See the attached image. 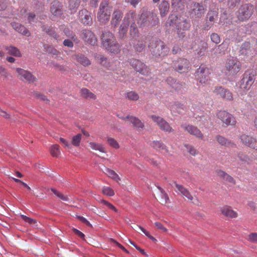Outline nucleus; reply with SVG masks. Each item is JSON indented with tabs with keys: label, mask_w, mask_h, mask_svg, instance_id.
<instances>
[{
	"label": "nucleus",
	"mask_w": 257,
	"mask_h": 257,
	"mask_svg": "<svg viewBox=\"0 0 257 257\" xmlns=\"http://www.w3.org/2000/svg\"><path fill=\"white\" fill-rule=\"evenodd\" d=\"M50 153L53 157H58L60 154L59 146L57 144L52 146L50 148Z\"/></svg>",
	"instance_id": "obj_45"
},
{
	"label": "nucleus",
	"mask_w": 257,
	"mask_h": 257,
	"mask_svg": "<svg viewBox=\"0 0 257 257\" xmlns=\"http://www.w3.org/2000/svg\"><path fill=\"white\" fill-rule=\"evenodd\" d=\"M173 67L174 69L179 73H185L189 69L190 63L186 59L179 58L173 62Z\"/></svg>",
	"instance_id": "obj_10"
},
{
	"label": "nucleus",
	"mask_w": 257,
	"mask_h": 257,
	"mask_svg": "<svg viewBox=\"0 0 257 257\" xmlns=\"http://www.w3.org/2000/svg\"><path fill=\"white\" fill-rule=\"evenodd\" d=\"M241 67V63L237 59L235 58L228 59L225 64V73L229 76H234L240 71Z\"/></svg>",
	"instance_id": "obj_6"
},
{
	"label": "nucleus",
	"mask_w": 257,
	"mask_h": 257,
	"mask_svg": "<svg viewBox=\"0 0 257 257\" xmlns=\"http://www.w3.org/2000/svg\"><path fill=\"white\" fill-rule=\"evenodd\" d=\"M16 72L17 73V77L25 82L33 83L36 79L31 72L25 69L17 68L16 69Z\"/></svg>",
	"instance_id": "obj_12"
},
{
	"label": "nucleus",
	"mask_w": 257,
	"mask_h": 257,
	"mask_svg": "<svg viewBox=\"0 0 257 257\" xmlns=\"http://www.w3.org/2000/svg\"><path fill=\"white\" fill-rule=\"evenodd\" d=\"M11 25L19 33L28 37L30 36V32L21 24L13 22L11 24Z\"/></svg>",
	"instance_id": "obj_30"
},
{
	"label": "nucleus",
	"mask_w": 257,
	"mask_h": 257,
	"mask_svg": "<svg viewBox=\"0 0 257 257\" xmlns=\"http://www.w3.org/2000/svg\"><path fill=\"white\" fill-rule=\"evenodd\" d=\"M248 240L252 242H257V233H251L248 236Z\"/></svg>",
	"instance_id": "obj_59"
},
{
	"label": "nucleus",
	"mask_w": 257,
	"mask_h": 257,
	"mask_svg": "<svg viewBox=\"0 0 257 257\" xmlns=\"http://www.w3.org/2000/svg\"><path fill=\"white\" fill-rule=\"evenodd\" d=\"M166 82L176 90L180 89L181 87V84L177 82L176 80L171 77H168L166 80Z\"/></svg>",
	"instance_id": "obj_38"
},
{
	"label": "nucleus",
	"mask_w": 257,
	"mask_h": 257,
	"mask_svg": "<svg viewBox=\"0 0 257 257\" xmlns=\"http://www.w3.org/2000/svg\"><path fill=\"white\" fill-rule=\"evenodd\" d=\"M168 21L170 25H175L177 34L180 38H183L186 36V32L190 28V22L184 18L178 19L176 16L171 15L169 17Z\"/></svg>",
	"instance_id": "obj_3"
},
{
	"label": "nucleus",
	"mask_w": 257,
	"mask_h": 257,
	"mask_svg": "<svg viewBox=\"0 0 257 257\" xmlns=\"http://www.w3.org/2000/svg\"><path fill=\"white\" fill-rule=\"evenodd\" d=\"M214 93L222 98L224 100H232L233 99L232 94L228 89L221 86L216 87L213 90Z\"/></svg>",
	"instance_id": "obj_18"
},
{
	"label": "nucleus",
	"mask_w": 257,
	"mask_h": 257,
	"mask_svg": "<svg viewBox=\"0 0 257 257\" xmlns=\"http://www.w3.org/2000/svg\"><path fill=\"white\" fill-rule=\"evenodd\" d=\"M171 185L173 186L174 185L176 187L177 190H176V192H179L182 196L186 197L190 201H192L193 199V197L190 193L189 191L185 188L183 186L181 185L178 184L176 182L173 181L172 183L171 184Z\"/></svg>",
	"instance_id": "obj_24"
},
{
	"label": "nucleus",
	"mask_w": 257,
	"mask_h": 257,
	"mask_svg": "<svg viewBox=\"0 0 257 257\" xmlns=\"http://www.w3.org/2000/svg\"><path fill=\"white\" fill-rule=\"evenodd\" d=\"M241 143L244 146L257 151V139L253 137L243 134L239 137Z\"/></svg>",
	"instance_id": "obj_14"
},
{
	"label": "nucleus",
	"mask_w": 257,
	"mask_h": 257,
	"mask_svg": "<svg viewBox=\"0 0 257 257\" xmlns=\"http://www.w3.org/2000/svg\"><path fill=\"white\" fill-rule=\"evenodd\" d=\"M181 127L191 135H192L199 139L203 140L204 139V135L196 126L191 124H182L181 125Z\"/></svg>",
	"instance_id": "obj_17"
},
{
	"label": "nucleus",
	"mask_w": 257,
	"mask_h": 257,
	"mask_svg": "<svg viewBox=\"0 0 257 257\" xmlns=\"http://www.w3.org/2000/svg\"><path fill=\"white\" fill-rule=\"evenodd\" d=\"M112 7L109 5L108 0H102L100 4L96 15V19L99 25H106L110 19Z\"/></svg>",
	"instance_id": "obj_2"
},
{
	"label": "nucleus",
	"mask_w": 257,
	"mask_h": 257,
	"mask_svg": "<svg viewBox=\"0 0 257 257\" xmlns=\"http://www.w3.org/2000/svg\"><path fill=\"white\" fill-rule=\"evenodd\" d=\"M196 73L197 80L201 84H206L210 79L209 70L205 66H200Z\"/></svg>",
	"instance_id": "obj_13"
},
{
	"label": "nucleus",
	"mask_w": 257,
	"mask_h": 257,
	"mask_svg": "<svg viewBox=\"0 0 257 257\" xmlns=\"http://www.w3.org/2000/svg\"><path fill=\"white\" fill-rule=\"evenodd\" d=\"M81 138L82 135L80 134H78L76 136L73 137L71 141L72 144L75 147L79 146L80 143Z\"/></svg>",
	"instance_id": "obj_49"
},
{
	"label": "nucleus",
	"mask_w": 257,
	"mask_h": 257,
	"mask_svg": "<svg viewBox=\"0 0 257 257\" xmlns=\"http://www.w3.org/2000/svg\"><path fill=\"white\" fill-rule=\"evenodd\" d=\"M50 8L52 14L54 16H59L62 14L61 6L58 1H54Z\"/></svg>",
	"instance_id": "obj_31"
},
{
	"label": "nucleus",
	"mask_w": 257,
	"mask_h": 257,
	"mask_svg": "<svg viewBox=\"0 0 257 257\" xmlns=\"http://www.w3.org/2000/svg\"><path fill=\"white\" fill-rule=\"evenodd\" d=\"M128 26L129 25L124 24L123 22L120 25L118 32V35L119 38L124 39L126 37L127 33L128 32Z\"/></svg>",
	"instance_id": "obj_35"
},
{
	"label": "nucleus",
	"mask_w": 257,
	"mask_h": 257,
	"mask_svg": "<svg viewBox=\"0 0 257 257\" xmlns=\"http://www.w3.org/2000/svg\"><path fill=\"white\" fill-rule=\"evenodd\" d=\"M134 49L136 52H142L145 48V44L143 42H139L136 44L134 46Z\"/></svg>",
	"instance_id": "obj_55"
},
{
	"label": "nucleus",
	"mask_w": 257,
	"mask_h": 257,
	"mask_svg": "<svg viewBox=\"0 0 257 257\" xmlns=\"http://www.w3.org/2000/svg\"><path fill=\"white\" fill-rule=\"evenodd\" d=\"M101 44L103 47L109 52L117 54L120 51V47L113 34L109 31L102 32Z\"/></svg>",
	"instance_id": "obj_1"
},
{
	"label": "nucleus",
	"mask_w": 257,
	"mask_h": 257,
	"mask_svg": "<svg viewBox=\"0 0 257 257\" xmlns=\"http://www.w3.org/2000/svg\"><path fill=\"white\" fill-rule=\"evenodd\" d=\"M64 32L67 36L70 37L73 40L75 41L76 39V36L72 33H70L68 29H65L64 30Z\"/></svg>",
	"instance_id": "obj_61"
},
{
	"label": "nucleus",
	"mask_w": 257,
	"mask_h": 257,
	"mask_svg": "<svg viewBox=\"0 0 257 257\" xmlns=\"http://www.w3.org/2000/svg\"><path fill=\"white\" fill-rule=\"evenodd\" d=\"M220 211L224 216L227 217L236 218L237 216V213L229 206H224L220 208Z\"/></svg>",
	"instance_id": "obj_27"
},
{
	"label": "nucleus",
	"mask_w": 257,
	"mask_h": 257,
	"mask_svg": "<svg viewBox=\"0 0 257 257\" xmlns=\"http://www.w3.org/2000/svg\"><path fill=\"white\" fill-rule=\"evenodd\" d=\"M141 1L142 0H123V2L125 4H130L134 8H136L137 5L141 3Z\"/></svg>",
	"instance_id": "obj_58"
},
{
	"label": "nucleus",
	"mask_w": 257,
	"mask_h": 257,
	"mask_svg": "<svg viewBox=\"0 0 257 257\" xmlns=\"http://www.w3.org/2000/svg\"><path fill=\"white\" fill-rule=\"evenodd\" d=\"M126 98L132 101H137L139 99V94L134 91H130L126 93Z\"/></svg>",
	"instance_id": "obj_43"
},
{
	"label": "nucleus",
	"mask_w": 257,
	"mask_h": 257,
	"mask_svg": "<svg viewBox=\"0 0 257 257\" xmlns=\"http://www.w3.org/2000/svg\"><path fill=\"white\" fill-rule=\"evenodd\" d=\"M124 120H128L134 127L138 131H141L144 128V124L141 120L136 117L127 115L123 118Z\"/></svg>",
	"instance_id": "obj_25"
},
{
	"label": "nucleus",
	"mask_w": 257,
	"mask_h": 257,
	"mask_svg": "<svg viewBox=\"0 0 257 257\" xmlns=\"http://www.w3.org/2000/svg\"><path fill=\"white\" fill-rule=\"evenodd\" d=\"M73 58L77 62L84 66H88L91 64L90 61L89 59L82 54L75 55L73 56Z\"/></svg>",
	"instance_id": "obj_28"
},
{
	"label": "nucleus",
	"mask_w": 257,
	"mask_h": 257,
	"mask_svg": "<svg viewBox=\"0 0 257 257\" xmlns=\"http://www.w3.org/2000/svg\"><path fill=\"white\" fill-rule=\"evenodd\" d=\"M101 202L104 205H106L109 208L113 210L115 212H117V209L112 204H111L110 203L108 202V201L102 200H101Z\"/></svg>",
	"instance_id": "obj_60"
},
{
	"label": "nucleus",
	"mask_w": 257,
	"mask_h": 257,
	"mask_svg": "<svg viewBox=\"0 0 257 257\" xmlns=\"http://www.w3.org/2000/svg\"><path fill=\"white\" fill-rule=\"evenodd\" d=\"M184 147L186 148L188 153L193 156H195L197 155V150L194 146L189 144H185Z\"/></svg>",
	"instance_id": "obj_50"
},
{
	"label": "nucleus",
	"mask_w": 257,
	"mask_h": 257,
	"mask_svg": "<svg viewBox=\"0 0 257 257\" xmlns=\"http://www.w3.org/2000/svg\"><path fill=\"white\" fill-rule=\"evenodd\" d=\"M217 17V12L216 11H211L208 13L206 19L207 21H209V22L213 23Z\"/></svg>",
	"instance_id": "obj_47"
},
{
	"label": "nucleus",
	"mask_w": 257,
	"mask_h": 257,
	"mask_svg": "<svg viewBox=\"0 0 257 257\" xmlns=\"http://www.w3.org/2000/svg\"><path fill=\"white\" fill-rule=\"evenodd\" d=\"M216 140L221 146L225 147H233L235 146V144L233 142L222 136L217 135L216 137Z\"/></svg>",
	"instance_id": "obj_29"
},
{
	"label": "nucleus",
	"mask_w": 257,
	"mask_h": 257,
	"mask_svg": "<svg viewBox=\"0 0 257 257\" xmlns=\"http://www.w3.org/2000/svg\"><path fill=\"white\" fill-rule=\"evenodd\" d=\"M148 47L152 54L156 57H164L167 55L169 52V49L165 43L161 40L156 38L151 39Z\"/></svg>",
	"instance_id": "obj_4"
},
{
	"label": "nucleus",
	"mask_w": 257,
	"mask_h": 257,
	"mask_svg": "<svg viewBox=\"0 0 257 257\" xmlns=\"http://www.w3.org/2000/svg\"><path fill=\"white\" fill-rule=\"evenodd\" d=\"M185 106L183 104L180 103H176L172 105L171 110L173 113H178L179 114L182 113L184 110Z\"/></svg>",
	"instance_id": "obj_41"
},
{
	"label": "nucleus",
	"mask_w": 257,
	"mask_h": 257,
	"mask_svg": "<svg viewBox=\"0 0 257 257\" xmlns=\"http://www.w3.org/2000/svg\"><path fill=\"white\" fill-rule=\"evenodd\" d=\"M5 48L8 51V53L10 55H13L15 57L21 56V53L20 50L16 47L9 46H6Z\"/></svg>",
	"instance_id": "obj_37"
},
{
	"label": "nucleus",
	"mask_w": 257,
	"mask_h": 257,
	"mask_svg": "<svg viewBox=\"0 0 257 257\" xmlns=\"http://www.w3.org/2000/svg\"><path fill=\"white\" fill-rule=\"evenodd\" d=\"M51 190L56 196L60 198L63 201L69 202L70 199L69 198L68 196L64 195V194L59 192L55 189L52 188Z\"/></svg>",
	"instance_id": "obj_44"
},
{
	"label": "nucleus",
	"mask_w": 257,
	"mask_h": 257,
	"mask_svg": "<svg viewBox=\"0 0 257 257\" xmlns=\"http://www.w3.org/2000/svg\"><path fill=\"white\" fill-rule=\"evenodd\" d=\"M256 72L251 70L248 75L244 76L241 80V88L245 90H248L254 82Z\"/></svg>",
	"instance_id": "obj_15"
},
{
	"label": "nucleus",
	"mask_w": 257,
	"mask_h": 257,
	"mask_svg": "<svg viewBox=\"0 0 257 257\" xmlns=\"http://www.w3.org/2000/svg\"><path fill=\"white\" fill-rule=\"evenodd\" d=\"M129 34L133 39H136L139 37V30L136 24L131 25Z\"/></svg>",
	"instance_id": "obj_40"
},
{
	"label": "nucleus",
	"mask_w": 257,
	"mask_h": 257,
	"mask_svg": "<svg viewBox=\"0 0 257 257\" xmlns=\"http://www.w3.org/2000/svg\"><path fill=\"white\" fill-rule=\"evenodd\" d=\"M205 9L203 5H201L198 3H193L192 5L190 14L196 18H200L204 14Z\"/></svg>",
	"instance_id": "obj_19"
},
{
	"label": "nucleus",
	"mask_w": 257,
	"mask_h": 257,
	"mask_svg": "<svg viewBox=\"0 0 257 257\" xmlns=\"http://www.w3.org/2000/svg\"><path fill=\"white\" fill-rule=\"evenodd\" d=\"M210 39L212 42L216 44L220 42V36L216 33H212L210 35Z\"/></svg>",
	"instance_id": "obj_56"
},
{
	"label": "nucleus",
	"mask_w": 257,
	"mask_h": 257,
	"mask_svg": "<svg viewBox=\"0 0 257 257\" xmlns=\"http://www.w3.org/2000/svg\"><path fill=\"white\" fill-rule=\"evenodd\" d=\"M254 6L250 4H245L241 5L236 12V17L240 22L248 20L253 15Z\"/></svg>",
	"instance_id": "obj_5"
},
{
	"label": "nucleus",
	"mask_w": 257,
	"mask_h": 257,
	"mask_svg": "<svg viewBox=\"0 0 257 257\" xmlns=\"http://www.w3.org/2000/svg\"><path fill=\"white\" fill-rule=\"evenodd\" d=\"M21 217L26 222H27L32 225L36 226V224L37 223V222L33 218H30L25 215H21Z\"/></svg>",
	"instance_id": "obj_53"
},
{
	"label": "nucleus",
	"mask_w": 257,
	"mask_h": 257,
	"mask_svg": "<svg viewBox=\"0 0 257 257\" xmlns=\"http://www.w3.org/2000/svg\"><path fill=\"white\" fill-rule=\"evenodd\" d=\"M80 93L81 97L87 99L95 100L96 98V95L86 88H82L80 90Z\"/></svg>",
	"instance_id": "obj_34"
},
{
	"label": "nucleus",
	"mask_w": 257,
	"mask_h": 257,
	"mask_svg": "<svg viewBox=\"0 0 257 257\" xmlns=\"http://www.w3.org/2000/svg\"><path fill=\"white\" fill-rule=\"evenodd\" d=\"M80 4V0H69L68 7L70 10L77 9Z\"/></svg>",
	"instance_id": "obj_51"
},
{
	"label": "nucleus",
	"mask_w": 257,
	"mask_h": 257,
	"mask_svg": "<svg viewBox=\"0 0 257 257\" xmlns=\"http://www.w3.org/2000/svg\"><path fill=\"white\" fill-rule=\"evenodd\" d=\"M107 142H108L110 146L115 149H118L119 148V145L118 143L114 139L111 138H107Z\"/></svg>",
	"instance_id": "obj_57"
},
{
	"label": "nucleus",
	"mask_w": 257,
	"mask_h": 257,
	"mask_svg": "<svg viewBox=\"0 0 257 257\" xmlns=\"http://www.w3.org/2000/svg\"><path fill=\"white\" fill-rule=\"evenodd\" d=\"M0 75L5 77H7L8 76L7 69L3 65H0Z\"/></svg>",
	"instance_id": "obj_63"
},
{
	"label": "nucleus",
	"mask_w": 257,
	"mask_h": 257,
	"mask_svg": "<svg viewBox=\"0 0 257 257\" xmlns=\"http://www.w3.org/2000/svg\"><path fill=\"white\" fill-rule=\"evenodd\" d=\"M131 64L137 72L144 76H148L151 73L150 69L139 60L134 59L131 60Z\"/></svg>",
	"instance_id": "obj_11"
},
{
	"label": "nucleus",
	"mask_w": 257,
	"mask_h": 257,
	"mask_svg": "<svg viewBox=\"0 0 257 257\" xmlns=\"http://www.w3.org/2000/svg\"><path fill=\"white\" fill-rule=\"evenodd\" d=\"M43 31L46 32V33L53 37L56 40L58 41L60 40V39L59 38V36L57 35L56 33L53 28L46 29L45 28H43Z\"/></svg>",
	"instance_id": "obj_46"
},
{
	"label": "nucleus",
	"mask_w": 257,
	"mask_h": 257,
	"mask_svg": "<svg viewBox=\"0 0 257 257\" xmlns=\"http://www.w3.org/2000/svg\"><path fill=\"white\" fill-rule=\"evenodd\" d=\"M89 147L94 150H98L101 152L105 153V148L100 144H97L94 142H90L89 143Z\"/></svg>",
	"instance_id": "obj_42"
},
{
	"label": "nucleus",
	"mask_w": 257,
	"mask_h": 257,
	"mask_svg": "<svg viewBox=\"0 0 257 257\" xmlns=\"http://www.w3.org/2000/svg\"><path fill=\"white\" fill-rule=\"evenodd\" d=\"M99 63L102 66L108 67L109 63L107 62V58L102 55H99L96 57Z\"/></svg>",
	"instance_id": "obj_48"
},
{
	"label": "nucleus",
	"mask_w": 257,
	"mask_h": 257,
	"mask_svg": "<svg viewBox=\"0 0 257 257\" xmlns=\"http://www.w3.org/2000/svg\"><path fill=\"white\" fill-rule=\"evenodd\" d=\"M140 27H151L158 25L159 23V18L155 14L151 12L143 13L140 17Z\"/></svg>",
	"instance_id": "obj_7"
},
{
	"label": "nucleus",
	"mask_w": 257,
	"mask_h": 257,
	"mask_svg": "<svg viewBox=\"0 0 257 257\" xmlns=\"http://www.w3.org/2000/svg\"><path fill=\"white\" fill-rule=\"evenodd\" d=\"M217 117L226 125H234L236 123L235 117L225 110H219L216 113Z\"/></svg>",
	"instance_id": "obj_9"
},
{
	"label": "nucleus",
	"mask_w": 257,
	"mask_h": 257,
	"mask_svg": "<svg viewBox=\"0 0 257 257\" xmlns=\"http://www.w3.org/2000/svg\"><path fill=\"white\" fill-rule=\"evenodd\" d=\"M152 146L154 149L162 152L168 153L169 152L167 147L161 141H154L153 142Z\"/></svg>",
	"instance_id": "obj_33"
},
{
	"label": "nucleus",
	"mask_w": 257,
	"mask_h": 257,
	"mask_svg": "<svg viewBox=\"0 0 257 257\" xmlns=\"http://www.w3.org/2000/svg\"><path fill=\"white\" fill-rule=\"evenodd\" d=\"M123 13L119 9H115L112 14L110 24L112 27L115 29L119 25L123 18Z\"/></svg>",
	"instance_id": "obj_20"
},
{
	"label": "nucleus",
	"mask_w": 257,
	"mask_h": 257,
	"mask_svg": "<svg viewBox=\"0 0 257 257\" xmlns=\"http://www.w3.org/2000/svg\"><path fill=\"white\" fill-rule=\"evenodd\" d=\"M103 193L107 196H112L114 195L113 190L109 187H104L102 189Z\"/></svg>",
	"instance_id": "obj_54"
},
{
	"label": "nucleus",
	"mask_w": 257,
	"mask_h": 257,
	"mask_svg": "<svg viewBox=\"0 0 257 257\" xmlns=\"http://www.w3.org/2000/svg\"><path fill=\"white\" fill-rule=\"evenodd\" d=\"M77 218L81 222L85 223L87 226L92 227V224L84 217L81 216H77Z\"/></svg>",
	"instance_id": "obj_62"
},
{
	"label": "nucleus",
	"mask_w": 257,
	"mask_h": 257,
	"mask_svg": "<svg viewBox=\"0 0 257 257\" xmlns=\"http://www.w3.org/2000/svg\"><path fill=\"white\" fill-rule=\"evenodd\" d=\"M63 45L65 46H67L69 48H72L74 45L73 42L69 39H65L63 41Z\"/></svg>",
	"instance_id": "obj_64"
},
{
	"label": "nucleus",
	"mask_w": 257,
	"mask_h": 257,
	"mask_svg": "<svg viewBox=\"0 0 257 257\" xmlns=\"http://www.w3.org/2000/svg\"><path fill=\"white\" fill-rule=\"evenodd\" d=\"M81 37L86 44L94 46L97 44V40L94 34L90 30H83Z\"/></svg>",
	"instance_id": "obj_16"
},
{
	"label": "nucleus",
	"mask_w": 257,
	"mask_h": 257,
	"mask_svg": "<svg viewBox=\"0 0 257 257\" xmlns=\"http://www.w3.org/2000/svg\"><path fill=\"white\" fill-rule=\"evenodd\" d=\"M79 19L81 22L85 25L90 26L92 24V19L90 16V13L86 9L79 11Z\"/></svg>",
	"instance_id": "obj_21"
},
{
	"label": "nucleus",
	"mask_w": 257,
	"mask_h": 257,
	"mask_svg": "<svg viewBox=\"0 0 257 257\" xmlns=\"http://www.w3.org/2000/svg\"><path fill=\"white\" fill-rule=\"evenodd\" d=\"M136 21V13L133 10L128 11L124 15L122 22L128 25L135 24Z\"/></svg>",
	"instance_id": "obj_26"
},
{
	"label": "nucleus",
	"mask_w": 257,
	"mask_h": 257,
	"mask_svg": "<svg viewBox=\"0 0 257 257\" xmlns=\"http://www.w3.org/2000/svg\"><path fill=\"white\" fill-rule=\"evenodd\" d=\"M170 6L169 3L166 1H163L159 6L160 14L162 17L167 15L169 12Z\"/></svg>",
	"instance_id": "obj_32"
},
{
	"label": "nucleus",
	"mask_w": 257,
	"mask_h": 257,
	"mask_svg": "<svg viewBox=\"0 0 257 257\" xmlns=\"http://www.w3.org/2000/svg\"><path fill=\"white\" fill-rule=\"evenodd\" d=\"M150 118H152L153 121L158 125L162 131L169 133L174 132V130L163 118L155 115H151Z\"/></svg>",
	"instance_id": "obj_8"
},
{
	"label": "nucleus",
	"mask_w": 257,
	"mask_h": 257,
	"mask_svg": "<svg viewBox=\"0 0 257 257\" xmlns=\"http://www.w3.org/2000/svg\"><path fill=\"white\" fill-rule=\"evenodd\" d=\"M104 173L109 177L112 179L118 182L120 180V178L118 175L113 171L108 168H105Z\"/></svg>",
	"instance_id": "obj_39"
},
{
	"label": "nucleus",
	"mask_w": 257,
	"mask_h": 257,
	"mask_svg": "<svg viewBox=\"0 0 257 257\" xmlns=\"http://www.w3.org/2000/svg\"><path fill=\"white\" fill-rule=\"evenodd\" d=\"M228 48V44L227 42H223L221 44L218 46V49L219 51V53L223 54L226 51Z\"/></svg>",
	"instance_id": "obj_52"
},
{
	"label": "nucleus",
	"mask_w": 257,
	"mask_h": 257,
	"mask_svg": "<svg viewBox=\"0 0 257 257\" xmlns=\"http://www.w3.org/2000/svg\"><path fill=\"white\" fill-rule=\"evenodd\" d=\"M253 49L251 48L249 42H245L241 45L239 53L241 55L246 57H252L253 55Z\"/></svg>",
	"instance_id": "obj_22"
},
{
	"label": "nucleus",
	"mask_w": 257,
	"mask_h": 257,
	"mask_svg": "<svg viewBox=\"0 0 257 257\" xmlns=\"http://www.w3.org/2000/svg\"><path fill=\"white\" fill-rule=\"evenodd\" d=\"M237 157L240 162L247 165L250 164L252 161L251 157H249L245 153L241 152L238 153Z\"/></svg>",
	"instance_id": "obj_36"
},
{
	"label": "nucleus",
	"mask_w": 257,
	"mask_h": 257,
	"mask_svg": "<svg viewBox=\"0 0 257 257\" xmlns=\"http://www.w3.org/2000/svg\"><path fill=\"white\" fill-rule=\"evenodd\" d=\"M195 44V45L192 46L191 48L197 51L198 55L201 56L204 55L208 46L207 43L204 41L196 40Z\"/></svg>",
	"instance_id": "obj_23"
}]
</instances>
